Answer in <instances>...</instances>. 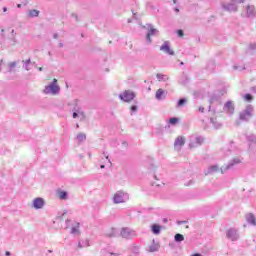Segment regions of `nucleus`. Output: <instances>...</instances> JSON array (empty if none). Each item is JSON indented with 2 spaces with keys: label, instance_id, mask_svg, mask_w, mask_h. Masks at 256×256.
<instances>
[{
  "label": "nucleus",
  "instance_id": "f257e3e1",
  "mask_svg": "<svg viewBox=\"0 0 256 256\" xmlns=\"http://www.w3.org/2000/svg\"><path fill=\"white\" fill-rule=\"evenodd\" d=\"M61 91V87H59V84L57 83V79H53V81L45 86L43 93L45 95H59Z\"/></svg>",
  "mask_w": 256,
  "mask_h": 256
},
{
  "label": "nucleus",
  "instance_id": "f03ea898",
  "mask_svg": "<svg viewBox=\"0 0 256 256\" xmlns=\"http://www.w3.org/2000/svg\"><path fill=\"white\" fill-rule=\"evenodd\" d=\"M129 201V194L122 190L117 191L113 196V203L119 205V203H127Z\"/></svg>",
  "mask_w": 256,
  "mask_h": 256
},
{
  "label": "nucleus",
  "instance_id": "7ed1b4c3",
  "mask_svg": "<svg viewBox=\"0 0 256 256\" xmlns=\"http://www.w3.org/2000/svg\"><path fill=\"white\" fill-rule=\"evenodd\" d=\"M144 27L145 29H148V32L146 34V41L149 45H151V43H153V40H151V37H157V35H159V30L153 27L151 24H146V26Z\"/></svg>",
  "mask_w": 256,
  "mask_h": 256
},
{
  "label": "nucleus",
  "instance_id": "20e7f679",
  "mask_svg": "<svg viewBox=\"0 0 256 256\" xmlns=\"http://www.w3.org/2000/svg\"><path fill=\"white\" fill-rule=\"evenodd\" d=\"M253 117V106L248 105L245 110L240 113V121H249Z\"/></svg>",
  "mask_w": 256,
  "mask_h": 256
},
{
  "label": "nucleus",
  "instance_id": "39448f33",
  "mask_svg": "<svg viewBox=\"0 0 256 256\" xmlns=\"http://www.w3.org/2000/svg\"><path fill=\"white\" fill-rule=\"evenodd\" d=\"M119 99H121V101H124L125 103H129L133 101V99H135V93L130 90H125L124 92L119 94Z\"/></svg>",
  "mask_w": 256,
  "mask_h": 256
},
{
  "label": "nucleus",
  "instance_id": "423d86ee",
  "mask_svg": "<svg viewBox=\"0 0 256 256\" xmlns=\"http://www.w3.org/2000/svg\"><path fill=\"white\" fill-rule=\"evenodd\" d=\"M203 141H205V139H203V137H201V136H191L189 148L195 149V147H199V146L203 145Z\"/></svg>",
  "mask_w": 256,
  "mask_h": 256
},
{
  "label": "nucleus",
  "instance_id": "0eeeda50",
  "mask_svg": "<svg viewBox=\"0 0 256 256\" xmlns=\"http://www.w3.org/2000/svg\"><path fill=\"white\" fill-rule=\"evenodd\" d=\"M223 11H228V13H237L238 7L235 2H223L221 4Z\"/></svg>",
  "mask_w": 256,
  "mask_h": 256
},
{
  "label": "nucleus",
  "instance_id": "6e6552de",
  "mask_svg": "<svg viewBox=\"0 0 256 256\" xmlns=\"http://www.w3.org/2000/svg\"><path fill=\"white\" fill-rule=\"evenodd\" d=\"M120 235L124 239H133V237H137V232L131 228H122Z\"/></svg>",
  "mask_w": 256,
  "mask_h": 256
},
{
  "label": "nucleus",
  "instance_id": "1a4fd4ad",
  "mask_svg": "<svg viewBox=\"0 0 256 256\" xmlns=\"http://www.w3.org/2000/svg\"><path fill=\"white\" fill-rule=\"evenodd\" d=\"M160 51H163V53H166L167 55H175V52L171 49V45L169 44V41H165L160 46Z\"/></svg>",
  "mask_w": 256,
  "mask_h": 256
},
{
  "label": "nucleus",
  "instance_id": "9d476101",
  "mask_svg": "<svg viewBox=\"0 0 256 256\" xmlns=\"http://www.w3.org/2000/svg\"><path fill=\"white\" fill-rule=\"evenodd\" d=\"M32 207L34 209H43V207H45V200L41 197L35 198L32 201Z\"/></svg>",
  "mask_w": 256,
  "mask_h": 256
},
{
  "label": "nucleus",
  "instance_id": "9b49d317",
  "mask_svg": "<svg viewBox=\"0 0 256 256\" xmlns=\"http://www.w3.org/2000/svg\"><path fill=\"white\" fill-rule=\"evenodd\" d=\"M226 237H227V239H230V241H237V239H239V233H237L235 228H230L226 232Z\"/></svg>",
  "mask_w": 256,
  "mask_h": 256
},
{
  "label": "nucleus",
  "instance_id": "f8f14e48",
  "mask_svg": "<svg viewBox=\"0 0 256 256\" xmlns=\"http://www.w3.org/2000/svg\"><path fill=\"white\" fill-rule=\"evenodd\" d=\"M183 145H185V139L182 136L176 138L174 142L175 149H177V151H181V147H183Z\"/></svg>",
  "mask_w": 256,
  "mask_h": 256
},
{
  "label": "nucleus",
  "instance_id": "ddd939ff",
  "mask_svg": "<svg viewBox=\"0 0 256 256\" xmlns=\"http://www.w3.org/2000/svg\"><path fill=\"white\" fill-rule=\"evenodd\" d=\"M246 17H250V18L256 17L255 6L248 5L246 7Z\"/></svg>",
  "mask_w": 256,
  "mask_h": 256
},
{
  "label": "nucleus",
  "instance_id": "4468645a",
  "mask_svg": "<svg viewBox=\"0 0 256 256\" xmlns=\"http://www.w3.org/2000/svg\"><path fill=\"white\" fill-rule=\"evenodd\" d=\"M224 111H226L227 113H229V115H233L234 111H235V107L233 106V102L228 101L225 105H224Z\"/></svg>",
  "mask_w": 256,
  "mask_h": 256
},
{
  "label": "nucleus",
  "instance_id": "2eb2a0df",
  "mask_svg": "<svg viewBox=\"0 0 256 256\" xmlns=\"http://www.w3.org/2000/svg\"><path fill=\"white\" fill-rule=\"evenodd\" d=\"M246 221L247 223H249L250 225H256V218L255 215L253 213H249L246 215Z\"/></svg>",
  "mask_w": 256,
  "mask_h": 256
},
{
  "label": "nucleus",
  "instance_id": "dca6fc26",
  "mask_svg": "<svg viewBox=\"0 0 256 256\" xmlns=\"http://www.w3.org/2000/svg\"><path fill=\"white\" fill-rule=\"evenodd\" d=\"M217 171H219V166L212 165L208 167L207 171L205 172V175H211L213 173H217Z\"/></svg>",
  "mask_w": 256,
  "mask_h": 256
},
{
  "label": "nucleus",
  "instance_id": "f3484780",
  "mask_svg": "<svg viewBox=\"0 0 256 256\" xmlns=\"http://www.w3.org/2000/svg\"><path fill=\"white\" fill-rule=\"evenodd\" d=\"M155 97H156V99H157L158 101H161V99H165V90H163V89H158V90L156 91Z\"/></svg>",
  "mask_w": 256,
  "mask_h": 256
},
{
  "label": "nucleus",
  "instance_id": "a211bd4d",
  "mask_svg": "<svg viewBox=\"0 0 256 256\" xmlns=\"http://www.w3.org/2000/svg\"><path fill=\"white\" fill-rule=\"evenodd\" d=\"M80 224L76 223L75 226L71 228V234L72 235H81V232L79 231Z\"/></svg>",
  "mask_w": 256,
  "mask_h": 256
},
{
  "label": "nucleus",
  "instance_id": "6ab92c4d",
  "mask_svg": "<svg viewBox=\"0 0 256 256\" xmlns=\"http://www.w3.org/2000/svg\"><path fill=\"white\" fill-rule=\"evenodd\" d=\"M150 253H155V251H159V243H155L153 240V244L149 246Z\"/></svg>",
  "mask_w": 256,
  "mask_h": 256
},
{
  "label": "nucleus",
  "instance_id": "aec40b11",
  "mask_svg": "<svg viewBox=\"0 0 256 256\" xmlns=\"http://www.w3.org/2000/svg\"><path fill=\"white\" fill-rule=\"evenodd\" d=\"M152 233H154V235H159V233H161V227L159 224L152 225Z\"/></svg>",
  "mask_w": 256,
  "mask_h": 256
},
{
  "label": "nucleus",
  "instance_id": "412c9836",
  "mask_svg": "<svg viewBox=\"0 0 256 256\" xmlns=\"http://www.w3.org/2000/svg\"><path fill=\"white\" fill-rule=\"evenodd\" d=\"M23 63H24V65H23L24 69L26 71H31V59L23 61Z\"/></svg>",
  "mask_w": 256,
  "mask_h": 256
},
{
  "label": "nucleus",
  "instance_id": "4be33fe9",
  "mask_svg": "<svg viewBox=\"0 0 256 256\" xmlns=\"http://www.w3.org/2000/svg\"><path fill=\"white\" fill-rule=\"evenodd\" d=\"M156 77L158 81H169V76L165 74H157Z\"/></svg>",
  "mask_w": 256,
  "mask_h": 256
},
{
  "label": "nucleus",
  "instance_id": "5701e85b",
  "mask_svg": "<svg viewBox=\"0 0 256 256\" xmlns=\"http://www.w3.org/2000/svg\"><path fill=\"white\" fill-rule=\"evenodd\" d=\"M28 17H39V10H30L28 11Z\"/></svg>",
  "mask_w": 256,
  "mask_h": 256
},
{
  "label": "nucleus",
  "instance_id": "b1692460",
  "mask_svg": "<svg viewBox=\"0 0 256 256\" xmlns=\"http://www.w3.org/2000/svg\"><path fill=\"white\" fill-rule=\"evenodd\" d=\"M85 139H87V135H85L84 133H79L77 135V141H79V143H83V141H85Z\"/></svg>",
  "mask_w": 256,
  "mask_h": 256
},
{
  "label": "nucleus",
  "instance_id": "393cba45",
  "mask_svg": "<svg viewBox=\"0 0 256 256\" xmlns=\"http://www.w3.org/2000/svg\"><path fill=\"white\" fill-rule=\"evenodd\" d=\"M239 163H241V159H239V158H235L234 160H232V162L227 166V169H231V167H233L234 166V164H239Z\"/></svg>",
  "mask_w": 256,
  "mask_h": 256
},
{
  "label": "nucleus",
  "instance_id": "a878e982",
  "mask_svg": "<svg viewBox=\"0 0 256 256\" xmlns=\"http://www.w3.org/2000/svg\"><path fill=\"white\" fill-rule=\"evenodd\" d=\"M174 239L178 243H180L181 241H185V237L183 236V234H176Z\"/></svg>",
  "mask_w": 256,
  "mask_h": 256
},
{
  "label": "nucleus",
  "instance_id": "bb28decb",
  "mask_svg": "<svg viewBox=\"0 0 256 256\" xmlns=\"http://www.w3.org/2000/svg\"><path fill=\"white\" fill-rule=\"evenodd\" d=\"M79 249H83V247H89V240H85L78 243Z\"/></svg>",
  "mask_w": 256,
  "mask_h": 256
},
{
  "label": "nucleus",
  "instance_id": "cd10ccee",
  "mask_svg": "<svg viewBox=\"0 0 256 256\" xmlns=\"http://www.w3.org/2000/svg\"><path fill=\"white\" fill-rule=\"evenodd\" d=\"M78 117L80 118V121H85V112H83L81 108H78Z\"/></svg>",
  "mask_w": 256,
  "mask_h": 256
},
{
  "label": "nucleus",
  "instance_id": "c85d7f7f",
  "mask_svg": "<svg viewBox=\"0 0 256 256\" xmlns=\"http://www.w3.org/2000/svg\"><path fill=\"white\" fill-rule=\"evenodd\" d=\"M185 103H187V99L182 98L178 101L177 103V107H183V105H185Z\"/></svg>",
  "mask_w": 256,
  "mask_h": 256
},
{
  "label": "nucleus",
  "instance_id": "c756f323",
  "mask_svg": "<svg viewBox=\"0 0 256 256\" xmlns=\"http://www.w3.org/2000/svg\"><path fill=\"white\" fill-rule=\"evenodd\" d=\"M59 199H67V192L65 191H60L58 193Z\"/></svg>",
  "mask_w": 256,
  "mask_h": 256
},
{
  "label": "nucleus",
  "instance_id": "7c9ffc66",
  "mask_svg": "<svg viewBox=\"0 0 256 256\" xmlns=\"http://www.w3.org/2000/svg\"><path fill=\"white\" fill-rule=\"evenodd\" d=\"M178 122H179V119L175 117L170 118L169 120L170 125H177Z\"/></svg>",
  "mask_w": 256,
  "mask_h": 256
},
{
  "label": "nucleus",
  "instance_id": "2f4dec72",
  "mask_svg": "<svg viewBox=\"0 0 256 256\" xmlns=\"http://www.w3.org/2000/svg\"><path fill=\"white\" fill-rule=\"evenodd\" d=\"M247 139L250 143H256V136L253 134L248 136Z\"/></svg>",
  "mask_w": 256,
  "mask_h": 256
},
{
  "label": "nucleus",
  "instance_id": "473e14b6",
  "mask_svg": "<svg viewBox=\"0 0 256 256\" xmlns=\"http://www.w3.org/2000/svg\"><path fill=\"white\" fill-rule=\"evenodd\" d=\"M244 99L245 101H253V96H251V94H246L244 95Z\"/></svg>",
  "mask_w": 256,
  "mask_h": 256
},
{
  "label": "nucleus",
  "instance_id": "72a5a7b5",
  "mask_svg": "<svg viewBox=\"0 0 256 256\" xmlns=\"http://www.w3.org/2000/svg\"><path fill=\"white\" fill-rule=\"evenodd\" d=\"M73 119H77L79 117V109H76L72 114Z\"/></svg>",
  "mask_w": 256,
  "mask_h": 256
},
{
  "label": "nucleus",
  "instance_id": "f704fd0d",
  "mask_svg": "<svg viewBox=\"0 0 256 256\" xmlns=\"http://www.w3.org/2000/svg\"><path fill=\"white\" fill-rule=\"evenodd\" d=\"M107 237H115V229H112L111 230V233L110 234H106Z\"/></svg>",
  "mask_w": 256,
  "mask_h": 256
},
{
  "label": "nucleus",
  "instance_id": "c9c22d12",
  "mask_svg": "<svg viewBox=\"0 0 256 256\" xmlns=\"http://www.w3.org/2000/svg\"><path fill=\"white\" fill-rule=\"evenodd\" d=\"M249 49H250V51L255 50L256 49V44L255 43L254 44H250L249 45Z\"/></svg>",
  "mask_w": 256,
  "mask_h": 256
},
{
  "label": "nucleus",
  "instance_id": "e433bc0d",
  "mask_svg": "<svg viewBox=\"0 0 256 256\" xmlns=\"http://www.w3.org/2000/svg\"><path fill=\"white\" fill-rule=\"evenodd\" d=\"M234 3H245V0H232Z\"/></svg>",
  "mask_w": 256,
  "mask_h": 256
},
{
  "label": "nucleus",
  "instance_id": "4c0bfd02",
  "mask_svg": "<svg viewBox=\"0 0 256 256\" xmlns=\"http://www.w3.org/2000/svg\"><path fill=\"white\" fill-rule=\"evenodd\" d=\"M177 33L179 37H183V30H178Z\"/></svg>",
  "mask_w": 256,
  "mask_h": 256
},
{
  "label": "nucleus",
  "instance_id": "58836bf2",
  "mask_svg": "<svg viewBox=\"0 0 256 256\" xmlns=\"http://www.w3.org/2000/svg\"><path fill=\"white\" fill-rule=\"evenodd\" d=\"M17 64L15 62L10 63V69H13Z\"/></svg>",
  "mask_w": 256,
  "mask_h": 256
},
{
  "label": "nucleus",
  "instance_id": "ea45409f",
  "mask_svg": "<svg viewBox=\"0 0 256 256\" xmlns=\"http://www.w3.org/2000/svg\"><path fill=\"white\" fill-rule=\"evenodd\" d=\"M131 111H132V112L137 111V106H136V105H133V106L131 107Z\"/></svg>",
  "mask_w": 256,
  "mask_h": 256
},
{
  "label": "nucleus",
  "instance_id": "a19ab883",
  "mask_svg": "<svg viewBox=\"0 0 256 256\" xmlns=\"http://www.w3.org/2000/svg\"><path fill=\"white\" fill-rule=\"evenodd\" d=\"M199 111H200V113H204L205 108H204L203 106H200V107H199Z\"/></svg>",
  "mask_w": 256,
  "mask_h": 256
},
{
  "label": "nucleus",
  "instance_id": "79ce46f5",
  "mask_svg": "<svg viewBox=\"0 0 256 256\" xmlns=\"http://www.w3.org/2000/svg\"><path fill=\"white\" fill-rule=\"evenodd\" d=\"M108 256H119V254H115V253H108Z\"/></svg>",
  "mask_w": 256,
  "mask_h": 256
},
{
  "label": "nucleus",
  "instance_id": "37998d69",
  "mask_svg": "<svg viewBox=\"0 0 256 256\" xmlns=\"http://www.w3.org/2000/svg\"><path fill=\"white\" fill-rule=\"evenodd\" d=\"M3 12L7 13V7H3Z\"/></svg>",
  "mask_w": 256,
  "mask_h": 256
},
{
  "label": "nucleus",
  "instance_id": "c03bdc74",
  "mask_svg": "<svg viewBox=\"0 0 256 256\" xmlns=\"http://www.w3.org/2000/svg\"><path fill=\"white\" fill-rule=\"evenodd\" d=\"M183 223H187V221H181V222H178V225H181Z\"/></svg>",
  "mask_w": 256,
  "mask_h": 256
},
{
  "label": "nucleus",
  "instance_id": "a18cd8bd",
  "mask_svg": "<svg viewBox=\"0 0 256 256\" xmlns=\"http://www.w3.org/2000/svg\"><path fill=\"white\" fill-rule=\"evenodd\" d=\"M100 169H105V165H101V166H100Z\"/></svg>",
  "mask_w": 256,
  "mask_h": 256
},
{
  "label": "nucleus",
  "instance_id": "49530a36",
  "mask_svg": "<svg viewBox=\"0 0 256 256\" xmlns=\"http://www.w3.org/2000/svg\"><path fill=\"white\" fill-rule=\"evenodd\" d=\"M9 255H11V252H9V251L6 252V256H9Z\"/></svg>",
  "mask_w": 256,
  "mask_h": 256
},
{
  "label": "nucleus",
  "instance_id": "de8ad7c7",
  "mask_svg": "<svg viewBox=\"0 0 256 256\" xmlns=\"http://www.w3.org/2000/svg\"><path fill=\"white\" fill-rule=\"evenodd\" d=\"M176 13H179V8H175Z\"/></svg>",
  "mask_w": 256,
  "mask_h": 256
},
{
  "label": "nucleus",
  "instance_id": "09e8293b",
  "mask_svg": "<svg viewBox=\"0 0 256 256\" xmlns=\"http://www.w3.org/2000/svg\"><path fill=\"white\" fill-rule=\"evenodd\" d=\"M38 70H39V71H43V67H39Z\"/></svg>",
  "mask_w": 256,
  "mask_h": 256
},
{
  "label": "nucleus",
  "instance_id": "8fccbe9b",
  "mask_svg": "<svg viewBox=\"0 0 256 256\" xmlns=\"http://www.w3.org/2000/svg\"><path fill=\"white\" fill-rule=\"evenodd\" d=\"M11 33H12V35H14L15 34V30H12Z\"/></svg>",
  "mask_w": 256,
  "mask_h": 256
},
{
  "label": "nucleus",
  "instance_id": "3c124183",
  "mask_svg": "<svg viewBox=\"0 0 256 256\" xmlns=\"http://www.w3.org/2000/svg\"><path fill=\"white\" fill-rule=\"evenodd\" d=\"M59 47H63V43H60V44H59Z\"/></svg>",
  "mask_w": 256,
  "mask_h": 256
},
{
  "label": "nucleus",
  "instance_id": "603ef678",
  "mask_svg": "<svg viewBox=\"0 0 256 256\" xmlns=\"http://www.w3.org/2000/svg\"><path fill=\"white\" fill-rule=\"evenodd\" d=\"M17 7H18V8H21V4H18Z\"/></svg>",
  "mask_w": 256,
  "mask_h": 256
},
{
  "label": "nucleus",
  "instance_id": "864d4df0",
  "mask_svg": "<svg viewBox=\"0 0 256 256\" xmlns=\"http://www.w3.org/2000/svg\"><path fill=\"white\" fill-rule=\"evenodd\" d=\"M54 39H57V34L54 35Z\"/></svg>",
  "mask_w": 256,
  "mask_h": 256
},
{
  "label": "nucleus",
  "instance_id": "5fc2aeb1",
  "mask_svg": "<svg viewBox=\"0 0 256 256\" xmlns=\"http://www.w3.org/2000/svg\"><path fill=\"white\" fill-rule=\"evenodd\" d=\"M77 129H79V124L76 125Z\"/></svg>",
  "mask_w": 256,
  "mask_h": 256
},
{
  "label": "nucleus",
  "instance_id": "6e6d98bb",
  "mask_svg": "<svg viewBox=\"0 0 256 256\" xmlns=\"http://www.w3.org/2000/svg\"><path fill=\"white\" fill-rule=\"evenodd\" d=\"M180 65H183V62H181Z\"/></svg>",
  "mask_w": 256,
  "mask_h": 256
},
{
  "label": "nucleus",
  "instance_id": "4d7b16f0",
  "mask_svg": "<svg viewBox=\"0 0 256 256\" xmlns=\"http://www.w3.org/2000/svg\"><path fill=\"white\" fill-rule=\"evenodd\" d=\"M66 223H69V220H67Z\"/></svg>",
  "mask_w": 256,
  "mask_h": 256
}]
</instances>
